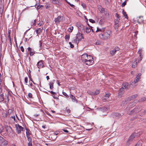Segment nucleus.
Here are the masks:
<instances>
[{
  "mask_svg": "<svg viewBox=\"0 0 146 146\" xmlns=\"http://www.w3.org/2000/svg\"><path fill=\"white\" fill-rule=\"evenodd\" d=\"M50 7V4L48 3H47L45 5V7L46 9H48Z\"/></svg>",
  "mask_w": 146,
  "mask_h": 146,
  "instance_id": "obj_37",
  "label": "nucleus"
},
{
  "mask_svg": "<svg viewBox=\"0 0 146 146\" xmlns=\"http://www.w3.org/2000/svg\"><path fill=\"white\" fill-rule=\"evenodd\" d=\"M106 9L103 8H102L100 11V12H101L102 13H104V12H106Z\"/></svg>",
  "mask_w": 146,
  "mask_h": 146,
  "instance_id": "obj_31",
  "label": "nucleus"
},
{
  "mask_svg": "<svg viewBox=\"0 0 146 146\" xmlns=\"http://www.w3.org/2000/svg\"><path fill=\"white\" fill-rule=\"evenodd\" d=\"M124 92V89L122 86L121 88H120L119 90L118 94L119 96H121Z\"/></svg>",
  "mask_w": 146,
  "mask_h": 146,
  "instance_id": "obj_10",
  "label": "nucleus"
},
{
  "mask_svg": "<svg viewBox=\"0 0 146 146\" xmlns=\"http://www.w3.org/2000/svg\"><path fill=\"white\" fill-rule=\"evenodd\" d=\"M7 143H8V142L7 141L5 140H4V141H3V142L2 143H3V144L4 145H6L7 144H8Z\"/></svg>",
  "mask_w": 146,
  "mask_h": 146,
  "instance_id": "obj_56",
  "label": "nucleus"
},
{
  "mask_svg": "<svg viewBox=\"0 0 146 146\" xmlns=\"http://www.w3.org/2000/svg\"><path fill=\"white\" fill-rule=\"evenodd\" d=\"M142 109V107L141 106H138L134 109V112L136 113L140 111Z\"/></svg>",
  "mask_w": 146,
  "mask_h": 146,
  "instance_id": "obj_5",
  "label": "nucleus"
},
{
  "mask_svg": "<svg viewBox=\"0 0 146 146\" xmlns=\"http://www.w3.org/2000/svg\"><path fill=\"white\" fill-rule=\"evenodd\" d=\"M138 62L137 61V60H136L135 61H134V62H133L132 65V67L133 68H135L137 66V63Z\"/></svg>",
  "mask_w": 146,
  "mask_h": 146,
  "instance_id": "obj_21",
  "label": "nucleus"
},
{
  "mask_svg": "<svg viewBox=\"0 0 146 146\" xmlns=\"http://www.w3.org/2000/svg\"><path fill=\"white\" fill-rule=\"evenodd\" d=\"M116 52L119 50V48L118 46H116L114 49Z\"/></svg>",
  "mask_w": 146,
  "mask_h": 146,
  "instance_id": "obj_54",
  "label": "nucleus"
},
{
  "mask_svg": "<svg viewBox=\"0 0 146 146\" xmlns=\"http://www.w3.org/2000/svg\"><path fill=\"white\" fill-rule=\"evenodd\" d=\"M65 38L66 40H68L70 38V35H66L65 37Z\"/></svg>",
  "mask_w": 146,
  "mask_h": 146,
  "instance_id": "obj_42",
  "label": "nucleus"
},
{
  "mask_svg": "<svg viewBox=\"0 0 146 146\" xmlns=\"http://www.w3.org/2000/svg\"><path fill=\"white\" fill-rule=\"evenodd\" d=\"M28 146H32V141L29 142Z\"/></svg>",
  "mask_w": 146,
  "mask_h": 146,
  "instance_id": "obj_57",
  "label": "nucleus"
},
{
  "mask_svg": "<svg viewBox=\"0 0 146 146\" xmlns=\"http://www.w3.org/2000/svg\"><path fill=\"white\" fill-rule=\"evenodd\" d=\"M4 101V98L3 94H1L0 95V102H3Z\"/></svg>",
  "mask_w": 146,
  "mask_h": 146,
  "instance_id": "obj_16",
  "label": "nucleus"
},
{
  "mask_svg": "<svg viewBox=\"0 0 146 146\" xmlns=\"http://www.w3.org/2000/svg\"><path fill=\"white\" fill-rule=\"evenodd\" d=\"M12 131V128L10 126H7L6 131L7 133H9Z\"/></svg>",
  "mask_w": 146,
  "mask_h": 146,
  "instance_id": "obj_15",
  "label": "nucleus"
},
{
  "mask_svg": "<svg viewBox=\"0 0 146 146\" xmlns=\"http://www.w3.org/2000/svg\"><path fill=\"white\" fill-rule=\"evenodd\" d=\"M116 51H115V50L114 49H113V50H112L110 52V54H111L112 56H113L116 53Z\"/></svg>",
  "mask_w": 146,
  "mask_h": 146,
  "instance_id": "obj_27",
  "label": "nucleus"
},
{
  "mask_svg": "<svg viewBox=\"0 0 146 146\" xmlns=\"http://www.w3.org/2000/svg\"><path fill=\"white\" fill-rule=\"evenodd\" d=\"M105 30V28H102V29L99 28L98 27L97 28V30L96 31V32L99 31L102 32H104Z\"/></svg>",
  "mask_w": 146,
  "mask_h": 146,
  "instance_id": "obj_19",
  "label": "nucleus"
},
{
  "mask_svg": "<svg viewBox=\"0 0 146 146\" xmlns=\"http://www.w3.org/2000/svg\"><path fill=\"white\" fill-rule=\"evenodd\" d=\"M71 98L72 100V101L74 102L75 101H76L77 102V100L76 98L74 96L72 95V94H70V95L69 96Z\"/></svg>",
  "mask_w": 146,
  "mask_h": 146,
  "instance_id": "obj_14",
  "label": "nucleus"
},
{
  "mask_svg": "<svg viewBox=\"0 0 146 146\" xmlns=\"http://www.w3.org/2000/svg\"><path fill=\"white\" fill-rule=\"evenodd\" d=\"M15 126L16 129L17 133L18 134L20 133L21 131L24 130V128L18 124H15Z\"/></svg>",
  "mask_w": 146,
  "mask_h": 146,
  "instance_id": "obj_3",
  "label": "nucleus"
},
{
  "mask_svg": "<svg viewBox=\"0 0 146 146\" xmlns=\"http://www.w3.org/2000/svg\"><path fill=\"white\" fill-rule=\"evenodd\" d=\"M50 93L52 94L53 95H56V94L55 92H53L52 91H51L50 92Z\"/></svg>",
  "mask_w": 146,
  "mask_h": 146,
  "instance_id": "obj_64",
  "label": "nucleus"
},
{
  "mask_svg": "<svg viewBox=\"0 0 146 146\" xmlns=\"http://www.w3.org/2000/svg\"><path fill=\"white\" fill-rule=\"evenodd\" d=\"M142 57H141V56H139L138 59L137 60V61L138 62H139L142 59Z\"/></svg>",
  "mask_w": 146,
  "mask_h": 146,
  "instance_id": "obj_43",
  "label": "nucleus"
},
{
  "mask_svg": "<svg viewBox=\"0 0 146 146\" xmlns=\"http://www.w3.org/2000/svg\"><path fill=\"white\" fill-rule=\"evenodd\" d=\"M26 135H30L31 134V133L30 132V130L29 129H28L27 128L26 129Z\"/></svg>",
  "mask_w": 146,
  "mask_h": 146,
  "instance_id": "obj_25",
  "label": "nucleus"
},
{
  "mask_svg": "<svg viewBox=\"0 0 146 146\" xmlns=\"http://www.w3.org/2000/svg\"><path fill=\"white\" fill-rule=\"evenodd\" d=\"M114 27L116 30L118 28V24L115 23Z\"/></svg>",
  "mask_w": 146,
  "mask_h": 146,
  "instance_id": "obj_45",
  "label": "nucleus"
},
{
  "mask_svg": "<svg viewBox=\"0 0 146 146\" xmlns=\"http://www.w3.org/2000/svg\"><path fill=\"white\" fill-rule=\"evenodd\" d=\"M89 21L90 22L92 23H95V21L94 20L92 19H89Z\"/></svg>",
  "mask_w": 146,
  "mask_h": 146,
  "instance_id": "obj_55",
  "label": "nucleus"
},
{
  "mask_svg": "<svg viewBox=\"0 0 146 146\" xmlns=\"http://www.w3.org/2000/svg\"><path fill=\"white\" fill-rule=\"evenodd\" d=\"M26 136L27 138V140L29 141V142L32 141V139L31 138L30 135H26Z\"/></svg>",
  "mask_w": 146,
  "mask_h": 146,
  "instance_id": "obj_34",
  "label": "nucleus"
},
{
  "mask_svg": "<svg viewBox=\"0 0 146 146\" xmlns=\"http://www.w3.org/2000/svg\"><path fill=\"white\" fill-rule=\"evenodd\" d=\"M119 19H115V23L116 24H118L119 22Z\"/></svg>",
  "mask_w": 146,
  "mask_h": 146,
  "instance_id": "obj_46",
  "label": "nucleus"
},
{
  "mask_svg": "<svg viewBox=\"0 0 146 146\" xmlns=\"http://www.w3.org/2000/svg\"><path fill=\"white\" fill-rule=\"evenodd\" d=\"M122 12L123 14V16L125 17V18L127 19H128V16L126 14V12L124 11V10L123 9L122 10Z\"/></svg>",
  "mask_w": 146,
  "mask_h": 146,
  "instance_id": "obj_20",
  "label": "nucleus"
},
{
  "mask_svg": "<svg viewBox=\"0 0 146 146\" xmlns=\"http://www.w3.org/2000/svg\"><path fill=\"white\" fill-rule=\"evenodd\" d=\"M81 5L84 8H85L86 7V5L85 4H84L83 3H82L81 4Z\"/></svg>",
  "mask_w": 146,
  "mask_h": 146,
  "instance_id": "obj_63",
  "label": "nucleus"
},
{
  "mask_svg": "<svg viewBox=\"0 0 146 146\" xmlns=\"http://www.w3.org/2000/svg\"><path fill=\"white\" fill-rule=\"evenodd\" d=\"M52 2L54 4H58L59 1L58 0H52Z\"/></svg>",
  "mask_w": 146,
  "mask_h": 146,
  "instance_id": "obj_35",
  "label": "nucleus"
},
{
  "mask_svg": "<svg viewBox=\"0 0 146 146\" xmlns=\"http://www.w3.org/2000/svg\"><path fill=\"white\" fill-rule=\"evenodd\" d=\"M110 95L109 94V93L108 92H107L105 93V97L106 98H109V96H110Z\"/></svg>",
  "mask_w": 146,
  "mask_h": 146,
  "instance_id": "obj_51",
  "label": "nucleus"
},
{
  "mask_svg": "<svg viewBox=\"0 0 146 146\" xmlns=\"http://www.w3.org/2000/svg\"><path fill=\"white\" fill-rule=\"evenodd\" d=\"M138 96L137 94H135L134 95L132 96H131V99H133L134 98H135L137 97Z\"/></svg>",
  "mask_w": 146,
  "mask_h": 146,
  "instance_id": "obj_50",
  "label": "nucleus"
},
{
  "mask_svg": "<svg viewBox=\"0 0 146 146\" xmlns=\"http://www.w3.org/2000/svg\"><path fill=\"white\" fill-rule=\"evenodd\" d=\"M141 75V73H139L138 74V75L136 76L135 78L136 79V80H134V83H136L138 81H139V79L140 78V76Z\"/></svg>",
  "mask_w": 146,
  "mask_h": 146,
  "instance_id": "obj_9",
  "label": "nucleus"
},
{
  "mask_svg": "<svg viewBox=\"0 0 146 146\" xmlns=\"http://www.w3.org/2000/svg\"><path fill=\"white\" fill-rule=\"evenodd\" d=\"M111 33V31H107V32L104 33L103 34H99L100 38L103 40H107L110 38V34Z\"/></svg>",
  "mask_w": 146,
  "mask_h": 146,
  "instance_id": "obj_1",
  "label": "nucleus"
},
{
  "mask_svg": "<svg viewBox=\"0 0 146 146\" xmlns=\"http://www.w3.org/2000/svg\"><path fill=\"white\" fill-rule=\"evenodd\" d=\"M87 59L86 61L87 60H92L93 58L92 56L90 55H89L88 56V58H87Z\"/></svg>",
  "mask_w": 146,
  "mask_h": 146,
  "instance_id": "obj_33",
  "label": "nucleus"
},
{
  "mask_svg": "<svg viewBox=\"0 0 146 146\" xmlns=\"http://www.w3.org/2000/svg\"><path fill=\"white\" fill-rule=\"evenodd\" d=\"M134 109L132 110H131L129 112H128V114L130 115H131L133 114L136 113V112H134Z\"/></svg>",
  "mask_w": 146,
  "mask_h": 146,
  "instance_id": "obj_26",
  "label": "nucleus"
},
{
  "mask_svg": "<svg viewBox=\"0 0 146 146\" xmlns=\"http://www.w3.org/2000/svg\"><path fill=\"white\" fill-rule=\"evenodd\" d=\"M21 50L22 52H24V49L23 46H21L20 47Z\"/></svg>",
  "mask_w": 146,
  "mask_h": 146,
  "instance_id": "obj_61",
  "label": "nucleus"
},
{
  "mask_svg": "<svg viewBox=\"0 0 146 146\" xmlns=\"http://www.w3.org/2000/svg\"><path fill=\"white\" fill-rule=\"evenodd\" d=\"M104 22H105V21H104V19H101L100 20V21L99 22V23L100 24L102 25L104 23Z\"/></svg>",
  "mask_w": 146,
  "mask_h": 146,
  "instance_id": "obj_40",
  "label": "nucleus"
},
{
  "mask_svg": "<svg viewBox=\"0 0 146 146\" xmlns=\"http://www.w3.org/2000/svg\"><path fill=\"white\" fill-rule=\"evenodd\" d=\"M143 21V17L140 16L139 17L138 19L137 20V22L139 24H141Z\"/></svg>",
  "mask_w": 146,
  "mask_h": 146,
  "instance_id": "obj_11",
  "label": "nucleus"
},
{
  "mask_svg": "<svg viewBox=\"0 0 146 146\" xmlns=\"http://www.w3.org/2000/svg\"><path fill=\"white\" fill-rule=\"evenodd\" d=\"M76 38L78 39V40H81L82 39H84V38L82 34L80 33L76 35Z\"/></svg>",
  "mask_w": 146,
  "mask_h": 146,
  "instance_id": "obj_6",
  "label": "nucleus"
},
{
  "mask_svg": "<svg viewBox=\"0 0 146 146\" xmlns=\"http://www.w3.org/2000/svg\"><path fill=\"white\" fill-rule=\"evenodd\" d=\"M146 101V97L141 98L139 100V102H142Z\"/></svg>",
  "mask_w": 146,
  "mask_h": 146,
  "instance_id": "obj_22",
  "label": "nucleus"
},
{
  "mask_svg": "<svg viewBox=\"0 0 146 146\" xmlns=\"http://www.w3.org/2000/svg\"><path fill=\"white\" fill-rule=\"evenodd\" d=\"M5 102L6 103V104H7L8 103L9 101V94H7L5 96Z\"/></svg>",
  "mask_w": 146,
  "mask_h": 146,
  "instance_id": "obj_17",
  "label": "nucleus"
},
{
  "mask_svg": "<svg viewBox=\"0 0 146 146\" xmlns=\"http://www.w3.org/2000/svg\"><path fill=\"white\" fill-rule=\"evenodd\" d=\"M37 64L38 65V67L39 68L43 67L44 65L42 60H40L38 62Z\"/></svg>",
  "mask_w": 146,
  "mask_h": 146,
  "instance_id": "obj_8",
  "label": "nucleus"
},
{
  "mask_svg": "<svg viewBox=\"0 0 146 146\" xmlns=\"http://www.w3.org/2000/svg\"><path fill=\"white\" fill-rule=\"evenodd\" d=\"M73 27H70V28H69L68 31V32H71L73 30Z\"/></svg>",
  "mask_w": 146,
  "mask_h": 146,
  "instance_id": "obj_41",
  "label": "nucleus"
},
{
  "mask_svg": "<svg viewBox=\"0 0 146 146\" xmlns=\"http://www.w3.org/2000/svg\"><path fill=\"white\" fill-rule=\"evenodd\" d=\"M36 19L35 20L34 22H33L31 23V26L35 25L36 23Z\"/></svg>",
  "mask_w": 146,
  "mask_h": 146,
  "instance_id": "obj_47",
  "label": "nucleus"
},
{
  "mask_svg": "<svg viewBox=\"0 0 146 146\" xmlns=\"http://www.w3.org/2000/svg\"><path fill=\"white\" fill-rule=\"evenodd\" d=\"M53 83L50 82L49 83L50 88V89H52L53 88Z\"/></svg>",
  "mask_w": 146,
  "mask_h": 146,
  "instance_id": "obj_32",
  "label": "nucleus"
},
{
  "mask_svg": "<svg viewBox=\"0 0 146 146\" xmlns=\"http://www.w3.org/2000/svg\"><path fill=\"white\" fill-rule=\"evenodd\" d=\"M99 91L98 90H96L94 92H92L91 94L94 95H97L99 93Z\"/></svg>",
  "mask_w": 146,
  "mask_h": 146,
  "instance_id": "obj_23",
  "label": "nucleus"
},
{
  "mask_svg": "<svg viewBox=\"0 0 146 146\" xmlns=\"http://www.w3.org/2000/svg\"><path fill=\"white\" fill-rule=\"evenodd\" d=\"M54 98V99H58V97L59 96H56L55 95H53V96H52Z\"/></svg>",
  "mask_w": 146,
  "mask_h": 146,
  "instance_id": "obj_62",
  "label": "nucleus"
},
{
  "mask_svg": "<svg viewBox=\"0 0 146 146\" xmlns=\"http://www.w3.org/2000/svg\"><path fill=\"white\" fill-rule=\"evenodd\" d=\"M135 146H142V144L141 142H138L135 145Z\"/></svg>",
  "mask_w": 146,
  "mask_h": 146,
  "instance_id": "obj_52",
  "label": "nucleus"
},
{
  "mask_svg": "<svg viewBox=\"0 0 146 146\" xmlns=\"http://www.w3.org/2000/svg\"><path fill=\"white\" fill-rule=\"evenodd\" d=\"M35 54V52L34 51H33L32 50L30 52V55L31 56H32Z\"/></svg>",
  "mask_w": 146,
  "mask_h": 146,
  "instance_id": "obj_49",
  "label": "nucleus"
},
{
  "mask_svg": "<svg viewBox=\"0 0 146 146\" xmlns=\"http://www.w3.org/2000/svg\"><path fill=\"white\" fill-rule=\"evenodd\" d=\"M77 27L79 29H81V28H82L84 27V26L82 25H81L80 24L77 25Z\"/></svg>",
  "mask_w": 146,
  "mask_h": 146,
  "instance_id": "obj_38",
  "label": "nucleus"
},
{
  "mask_svg": "<svg viewBox=\"0 0 146 146\" xmlns=\"http://www.w3.org/2000/svg\"><path fill=\"white\" fill-rule=\"evenodd\" d=\"M69 43L70 44L71 48H73L74 47V45L72 44L71 42H69Z\"/></svg>",
  "mask_w": 146,
  "mask_h": 146,
  "instance_id": "obj_60",
  "label": "nucleus"
},
{
  "mask_svg": "<svg viewBox=\"0 0 146 146\" xmlns=\"http://www.w3.org/2000/svg\"><path fill=\"white\" fill-rule=\"evenodd\" d=\"M88 58V55L87 54H84L82 55V60L83 62H85L87 60V58Z\"/></svg>",
  "mask_w": 146,
  "mask_h": 146,
  "instance_id": "obj_7",
  "label": "nucleus"
},
{
  "mask_svg": "<svg viewBox=\"0 0 146 146\" xmlns=\"http://www.w3.org/2000/svg\"><path fill=\"white\" fill-rule=\"evenodd\" d=\"M4 141V138L0 136V143H2Z\"/></svg>",
  "mask_w": 146,
  "mask_h": 146,
  "instance_id": "obj_39",
  "label": "nucleus"
},
{
  "mask_svg": "<svg viewBox=\"0 0 146 146\" xmlns=\"http://www.w3.org/2000/svg\"><path fill=\"white\" fill-rule=\"evenodd\" d=\"M104 14L105 15L104 17L105 19H107L109 18V14L107 11L106 12H104Z\"/></svg>",
  "mask_w": 146,
  "mask_h": 146,
  "instance_id": "obj_24",
  "label": "nucleus"
},
{
  "mask_svg": "<svg viewBox=\"0 0 146 146\" xmlns=\"http://www.w3.org/2000/svg\"><path fill=\"white\" fill-rule=\"evenodd\" d=\"M139 134L137 133H134L132 134L129 137V139L127 141V144H129L131 143L135 137H137L138 135Z\"/></svg>",
  "mask_w": 146,
  "mask_h": 146,
  "instance_id": "obj_2",
  "label": "nucleus"
},
{
  "mask_svg": "<svg viewBox=\"0 0 146 146\" xmlns=\"http://www.w3.org/2000/svg\"><path fill=\"white\" fill-rule=\"evenodd\" d=\"M3 126L1 125H0V133L3 132Z\"/></svg>",
  "mask_w": 146,
  "mask_h": 146,
  "instance_id": "obj_36",
  "label": "nucleus"
},
{
  "mask_svg": "<svg viewBox=\"0 0 146 146\" xmlns=\"http://www.w3.org/2000/svg\"><path fill=\"white\" fill-rule=\"evenodd\" d=\"M93 60H87L85 62H84L87 65H90L92 64L93 62H92Z\"/></svg>",
  "mask_w": 146,
  "mask_h": 146,
  "instance_id": "obj_13",
  "label": "nucleus"
},
{
  "mask_svg": "<svg viewBox=\"0 0 146 146\" xmlns=\"http://www.w3.org/2000/svg\"><path fill=\"white\" fill-rule=\"evenodd\" d=\"M35 7L37 9H39L40 8L42 9L44 7L43 5H36L35 6Z\"/></svg>",
  "mask_w": 146,
  "mask_h": 146,
  "instance_id": "obj_18",
  "label": "nucleus"
},
{
  "mask_svg": "<svg viewBox=\"0 0 146 146\" xmlns=\"http://www.w3.org/2000/svg\"><path fill=\"white\" fill-rule=\"evenodd\" d=\"M141 52H142L141 50H139L138 52V53L139 54V56H141Z\"/></svg>",
  "mask_w": 146,
  "mask_h": 146,
  "instance_id": "obj_58",
  "label": "nucleus"
},
{
  "mask_svg": "<svg viewBox=\"0 0 146 146\" xmlns=\"http://www.w3.org/2000/svg\"><path fill=\"white\" fill-rule=\"evenodd\" d=\"M29 98H33L32 94L31 93H29L28 95Z\"/></svg>",
  "mask_w": 146,
  "mask_h": 146,
  "instance_id": "obj_53",
  "label": "nucleus"
},
{
  "mask_svg": "<svg viewBox=\"0 0 146 146\" xmlns=\"http://www.w3.org/2000/svg\"><path fill=\"white\" fill-rule=\"evenodd\" d=\"M62 20L61 17L60 16H58V17L55 19L54 21L56 23H59Z\"/></svg>",
  "mask_w": 146,
  "mask_h": 146,
  "instance_id": "obj_12",
  "label": "nucleus"
},
{
  "mask_svg": "<svg viewBox=\"0 0 146 146\" xmlns=\"http://www.w3.org/2000/svg\"><path fill=\"white\" fill-rule=\"evenodd\" d=\"M42 32V30L41 28H39L38 29L36 30V33L38 34H39Z\"/></svg>",
  "mask_w": 146,
  "mask_h": 146,
  "instance_id": "obj_30",
  "label": "nucleus"
},
{
  "mask_svg": "<svg viewBox=\"0 0 146 146\" xmlns=\"http://www.w3.org/2000/svg\"><path fill=\"white\" fill-rule=\"evenodd\" d=\"M79 40H78V39L77 38H76V39L72 41V42L73 43H75L76 44H78V43L79 42Z\"/></svg>",
  "mask_w": 146,
  "mask_h": 146,
  "instance_id": "obj_28",
  "label": "nucleus"
},
{
  "mask_svg": "<svg viewBox=\"0 0 146 146\" xmlns=\"http://www.w3.org/2000/svg\"><path fill=\"white\" fill-rule=\"evenodd\" d=\"M2 115L5 118L6 117H7V113L6 112L3 113Z\"/></svg>",
  "mask_w": 146,
  "mask_h": 146,
  "instance_id": "obj_44",
  "label": "nucleus"
},
{
  "mask_svg": "<svg viewBox=\"0 0 146 146\" xmlns=\"http://www.w3.org/2000/svg\"><path fill=\"white\" fill-rule=\"evenodd\" d=\"M86 32L87 33H89L91 31V30L89 28L86 27Z\"/></svg>",
  "mask_w": 146,
  "mask_h": 146,
  "instance_id": "obj_29",
  "label": "nucleus"
},
{
  "mask_svg": "<svg viewBox=\"0 0 146 146\" xmlns=\"http://www.w3.org/2000/svg\"><path fill=\"white\" fill-rule=\"evenodd\" d=\"M122 87L126 90H128L130 88V85L129 83L125 82L123 83Z\"/></svg>",
  "mask_w": 146,
  "mask_h": 146,
  "instance_id": "obj_4",
  "label": "nucleus"
},
{
  "mask_svg": "<svg viewBox=\"0 0 146 146\" xmlns=\"http://www.w3.org/2000/svg\"><path fill=\"white\" fill-rule=\"evenodd\" d=\"M127 101V100H125L123 101L122 102V104L124 105V104H126V102Z\"/></svg>",
  "mask_w": 146,
  "mask_h": 146,
  "instance_id": "obj_59",
  "label": "nucleus"
},
{
  "mask_svg": "<svg viewBox=\"0 0 146 146\" xmlns=\"http://www.w3.org/2000/svg\"><path fill=\"white\" fill-rule=\"evenodd\" d=\"M62 94H63L67 98H69V96L65 92H62Z\"/></svg>",
  "mask_w": 146,
  "mask_h": 146,
  "instance_id": "obj_48",
  "label": "nucleus"
}]
</instances>
